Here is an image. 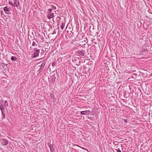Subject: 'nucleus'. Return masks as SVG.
I'll return each mask as SVG.
<instances>
[{
  "label": "nucleus",
  "mask_w": 152,
  "mask_h": 152,
  "mask_svg": "<svg viewBox=\"0 0 152 152\" xmlns=\"http://www.w3.org/2000/svg\"><path fill=\"white\" fill-rule=\"evenodd\" d=\"M4 100H2L1 101V104H0V109L1 112V114L2 117H1L2 120L4 119L5 118L6 116L5 115V111L4 110V105L2 104V103H3Z\"/></svg>",
  "instance_id": "1"
},
{
  "label": "nucleus",
  "mask_w": 152,
  "mask_h": 152,
  "mask_svg": "<svg viewBox=\"0 0 152 152\" xmlns=\"http://www.w3.org/2000/svg\"><path fill=\"white\" fill-rule=\"evenodd\" d=\"M33 51L34 53L31 55V58H34L39 56L40 53V49L35 48H34Z\"/></svg>",
  "instance_id": "2"
},
{
  "label": "nucleus",
  "mask_w": 152,
  "mask_h": 152,
  "mask_svg": "<svg viewBox=\"0 0 152 152\" xmlns=\"http://www.w3.org/2000/svg\"><path fill=\"white\" fill-rule=\"evenodd\" d=\"M77 53L78 55L79 56H81L83 57L85 55L84 50H78L77 52Z\"/></svg>",
  "instance_id": "3"
},
{
  "label": "nucleus",
  "mask_w": 152,
  "mask_h": 152,
  "mask_svg": "<svg viewBox=\"0 0 152 152\" xmlns=\"http://www.w3.org/2000/svg\"><path fill=\"white\" fill-rule=\"evenodd\" d=\"M90 113L91 112L89 110L82 111L80 112L81 115H89L90 114Z\"/></svg>",
  "instance_id": "4"
},
{
  "label": "nucleus",
  "mask_w": 152,
  "mask_h": 152,
  "mask_svg": "<svg viewBox=\"0 0 152 152\" xmlns=\"http://www.w3.org/2000/svg\"><path fill=\"white\" fill-rule=\"evenodd\" d=\"M8 143V140L5 139H2L1 140V143L4 145H6Z\"/></svg>",
  "instance_id": "5"
},
{
  "label": "nucleus",
  "mask_w": 152,
  "mask_h": 152,
  "mask_svg": "<svg viewBox=\"0 0 152 152\" xmlns=\"http://www.w3.org/2000/svg\"><path fill=\"white\" fill-rule=\"evenodd\" d=\"M45 62H43L42 64H41V66L40 67V69L39 70H38V72H39V73L41 72L42 70L43 69L44 67L45 66Z\"/></svg>",
  "instance_id": "6"
},
{
  "label": "nucleus",
  "mask_w": 152,
  "mask_h": 152,
  "mask_svg": "<svg viewBox=\"0 0 152 152\" xmlns=\"http://www.w3.org/2000/svg\"><path fill=\"white\" fill-rule=\"evenodd\" d=\"M48 145L50 149V151L51 152H54L55 150L53 146L51 145L50 143H48Z\"/></svg>",
  "instance_id": "7"
},
{
  "label": "nucleus",
  "mask_w": 152,
  "mask_h": 152,
  "mask_svg": "<svg viewBox=\"0 0 152 152\" xmlns=\"http://www.w3.org/2000/svg\"><path fill=\"white\" fill-rule=\"evenodd\" d=\"M54 16V14L53 13L48 14L47 15V17L49 19L53 18Z\"/></svg>",
  "instance_id": "8"
},
{
  "label": "nucleus",
  "mask_w": 152,
  "mask_h": 152,
  "mask_svg": "<svg viewBox=\"0 0 152 152\" xmlns=\"http://www.w3.org/2000/svg\"><path fill=\"white\" fill-rule=\"evenodd\" d=\"M14 7H17L19 5V1L18 0H14Z\"/></svg>",
  "instance_id": "9"
},
{
  "label": "nucleus",
  "mask_w": 152,
  "mask_h": 152,
  "mask_svg": "<svg viewBox=\"0 0 152 152\" xmlns=\"http://www.w3.org/2000/svg\"><path fill=\"white\" fill-rule=\"evenodd\" d=\"M56 78V77H55V75H53L51 77L50 79L52 80V82L54 83L55 82Z\"/></svg>",
  "instance_id": "10"
},
{
  "label": "nucleus",
  "mask_w": 152,
  "mask_h": 152,
  "mask_svg": "<svg viewBox=\"0 0 152 152\" xmlns=\"http://www.w3.org/2000/svg\"><path fill=\"white\" fill-rule=\"evenodd\" d=\"M10 8H8L7 7H5L4 8V10L5 13H6V11H10Z\"/></svg>",
  "instance_id": "11"
},
{
  "label": "nucleus",
  "mask_w": 152,
  "mask_h": 152,
  "mask_svg": "<svg viewBox=\"0 0 152 152\" xmlns=\"http://www.w3.org/2000/svg\"><path fill=\"white\" fill-rule=\"evenodd\" d=\"M17 59V58L14 56H12L11 58V60L12 61L16 60Z\"/></svg>",
  "instance_id": "12"
},
{
  "label": "nucleus",
  "mask_w": 152,
  "mask_h": 152,
  "mask_svg": "<svg viewBox=\"0 0 152 152\" xmlns=\"http://www.w3.org/2000/svg\"><path fill=\"white\" fill-rule=\"evenodd\" d=\"M65 26V23H62V25L61 27V29L63 30Z\"/></svg>",
  "instance_id": "13"
},
{
  "label": "nucleus",
  "mask_w": 152,
  "mask_h": 152,
  "mask_svg": "<svg viewBox=\"0 0 152 152\" xmlns=\"http://www.w3.org/2000/svg\"><path fill=\"white\" fill-rule=\"evenodd\" d=\"M52 10V8L49 9L48 10V11L47 12L48 14H49V13H51V12Z\"/></svg>",
  "instance_id": "14"
},
{
  "label": "nucleus",
  "mask_w": 152,
  "mask_h": 152,
  "mask_svg": "<svg viewBox=\"0 0 152 152\" xmlns=\"http://www.w3.org/2000/svg\"><path fill=\"white\" fill-rule=\"evenodd\" d=\"M37 45L36 43V42L34 41H33L32 43V46H37Z\"/></svg>",
  "instance_id": "15"
},
{
  "label": "nucleus",
  "mask_w": 152,
  "mask_h": 152,
  "mask_svg": "<svg viewBox=\"0 0 152 152\" xmlns=\"http://www.w3.org/2000/svg\"><path fill=\"white\" fill-rule=\"evenodd\" d=\"M50 6L52 8V9H53L55 10L56 9V7L53 5H51Z\"/></svg>",
  "instance_id": "16"
},
{
  "label": "nucleus",
  "mask_w": 152,
  "mask_h": 152,
  "mask_svg": "<svg viewBox=\"0 0 152 152\" xmlns=\"http://www.w3.org/2000/svg\"><path fill=\"white\" fill-rule=\"evenodd\" d=\"M113 144L115 145H118V142L115 141L113 142Z\"/></svg>",
  "instance_id": "17"
},
{
  "label": "nucleus",
  "mask_w": 152,
  "mask_h": 152,
  "mask_svg": "<svg viewBox=\"0 0 152 152\" xmlns=\"http://www.w3.org/2000/svg\"><path fill=\"white\" fill-rule=\"evenodd\" d=\"M9 4H10V5H11L12 6H13V7H14V4H13L12 2H11V1H9Z\"/></svg>",
  "instance_id": "18"
},
{
  "label": "nucleus",
  "mask_w": 152,
  "mask_h": 152,
  "mask_svg": "<svg viewBox=\"0 0 152 152\" xmlns=\"http://www.w3.org/2000/svg\"><path fill=\"white\" fill-rule=\"evenodd\" d=\"M4 104H7V107H8V103H7V101L5 100V101H4Z\"/></svg>",
  "instance_id": "19"
},
{
  "label": "nucleus",
  "mask_w": 152,
  "mask_h": 152,
  "mask_svg": "<svg viewBox=\"0 0 152 152\" xmlns=\"http://www.w3.org/2000/svg\"><path fill=\"white\" fill-rule=\"evenodd\" d=\"M56 64V63L55 62H53L52 64V66H55Z\"/></svg>",
  "instance_id": "20"
},
{
  "label": "nucleus",
  "mask_w": 152,
  "mask_h": 152,
  "mask_svg": "<svg viewBox=\"0 0 152 152\" xmlns=\"http://www.w3.org/2000/svg\"><path fill=\"white\" fill-rule=\"evenodd\" d=\"M116 150L117 151V152H121V151L119 148H118V149H116Z\"/></svg>",
  "instance_id": "21"
},
{
  "label": "nucleus",
  "mask_w": 152,
  "mask_h": 152,
  "mask_svg": "<svg viewBox=\"0 0 152 152\" xmlns=\"http://www.w3.org/2000/svg\"><path fill=\"white\" fill-rule=\"evenodd\" d=\"M124 122H125V123H127V119H124Z\"/></svg>",
  "instance_id": "22"
},
{
  "label": "nucleus",
  "mask_w": 152,
  "mask_h": 152,
  "mask_svg": "<svg viewBox=\"0 0 152 152\" xmlns=\"http://www.w3.org/2000/svg\"><path fill=\"white\" fill-rule=\"evenodd\" d=\"M2 13H3V11H1V14H2Z\"/></svg>",
  "instance_id": "23"
},
{
  "label": "nucleus",
  "mask_w": 152,
  "mask_h": 152,
  "mask_svg": "<svg viewBox=\"0 0 152 152\" xmlns=\"http://www.w3.org/2000/svg\"><path fill=\"white\" fill-rule=\"evenodd\" d=\"M77 65H79V64H78H78H77Z\"/></svg>",
  "instance_id": "24"
}]
</instances>
